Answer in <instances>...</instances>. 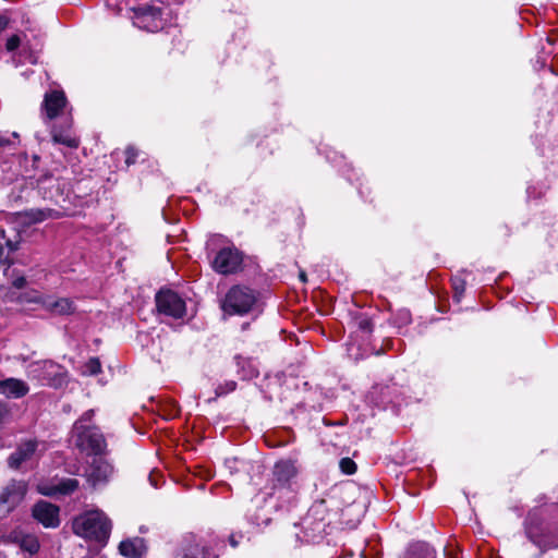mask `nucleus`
Returning a JSON list of instances; mask_svg holds the SVG:
<instances>
[{
    "instance_id": "1",
    "label": "nucleus",
    "mask_w": 558,
    "mask_h": 558,
    "mask_svg": "<svg viewBox=\"0 0 558 558\" xmlns=\"http://www.w3.org/2000/svg\"><path fill=\"white\" fill-rule=\"evenodd\" d=\"M73 532L86 539L105 543L111 532V522L100 510L87 511L73 520Z\"/></svg>"
},
{
    "instance_id": "2",
    "label": "nucleus",
    "mask_w": 558,
    "mask_h": 558,
    "mask_svg": "<svg viewBox=\"0 0 558 558\" xmlns=\"http://www.w3.org/2000/svg\"><path fill=\"white\" fill-rule=\"evenodd\" d=\"M257 304V293L245 286H233L221 301V310L227 315H245Z\"/></svg>"
},
{
    "instance_id": "3",
    "label": "nucleus",
    "mask_w": 558,
    "mask_h": 558,
    "mask_svg": "<svg viewBox=\"0 0 558 558\" xmlns=\"http://www.w3.org/2000/svg\"><path fill=\"white\" fill-rule=\"evenodd\" d=\"M72 439L75 447L86 454L100 456L105 452L107 447L102 433L95 425L74 423Z\"/></svg>"
},
{
    "instance_id": "4",
    "label": "nucleus",
    "mask_w": 558,
    "mask_h": 558,
    "mask_svg": "<svg viewBox=\"0 0 558 558\" xmlns=\"http://www.w3.org/2000/svg\"><path fill=\"white\" fill-rule=\"evenodd\" d=\"M29 376L50 387H61L65 383L64 368L51 361L36 362L29 365Z\"/></svg>"
},
{
    "instance_id": "5",
    "label": "nucleus",
    "mask_w": 558,
    "mask_h": 558,
    "mask_svg": "<svg viewBox=\"0 0 558 558\" xmlns=\"http://www.w3.org/2000/svg\"><path fill=\"white\" fill-rule=\"evenodd\" d=\"M242 253L234 246H227L219 250L213 262V269L220 275H231L238 272L242 267Z\"/></svg>"
},
{
    "instance_id": "6",
    "label": "nucleus",
    "mask_w": 558,
    "mask_h": 558,
    "mask_svg": "<svg viewBox=\"0 0 558 558\" xmlns=\"http://www.w3.org/2000/svg\"><path fill=\"white\" fill-rule=\"evenodd\" d=\"M158 312L172 318H182L186 313L184 300L171 290H161L156 294Z\"/></svg>"
},
{
    "instance_id": "7",
    "label": "nucleus",
    "mask_w": 558,
    "mask_h": 558,
    "mask_svg": "<svg viewBox=\"0 0 558 558\" xmlns=\"http://www.w3.org/2000/svg\"><path fill=\"white\" fill-rule=\"evenodd\" d=\"M27 483L22 480H11L0 493V505L7 507L8 511L15 509L25 498Z\"/></svg>"
},
{
    "instance_id": "8",
    "label": "nucleus",
    "mask_w": 558,
    "mask_h": 558,
    "mask_svg": "<svg viewBox=\"0 0 558 558\" xmlns=\"http://www.w3.org/2000/svg\"><path fill=\"white\" fill-rule=\"evenodd\" d=\"M60 509L46 500H39L32 508L33 518L47 529H56L60 525Z\"/></svg>"
},
{
    "instance_id": "9",
    "label": "nucleus",
    "mask_w": 558,
    "mask_h": 558,
    "mask_svg": "<svg viewBox=\"0 0 558 558\" xmlns=\"http://www.w3.org/2000/svg\"><path fill=\"white\" fill-rule=\"evenodd\" d=\"M38 448V441L26 440L21 442L14 452L8 458V465L13 470H19L23 464L35 459Z\"/></svg>"
},
{
    "instance_id": "10",
    "label": "nucleus",
    "mask_w": 558,
    "mask_h": 558,
    "mask_svg": "<svg viewBox=\"0 0 558 558\" xmlns=\"http://www.w3.org/2000/svg\"><path fill=\"white\" fill-rule=\"evenodd\" d=\"M135 24L149 32H157L162 28L161 11L159 8L141 7L136 10Z\"/></svg>"
},
{
    "instance_id": "11",
    "label": "nucleus",
    "mask_w": 558,
    "mask_h": 558,
    "mask_svg": "<svg viewBox=\"0 0 558 558\" xmlns=\"http://www.w3.org/2000/svg\"><path fill=\"white\" fill-rule=\"evenodd\" d=\"M112 473L113 468L109 462L101 458H95L86 470V477L88 483L96 487L97 485L107 483Z\"/></svg>"
},
{
    "instance_id": "12",
    "label": "nucleus",
    "mask_w": 558,
    "mask_h": 558,
    "mask_svg": "<svg viewBox=\"0 0 558 558\" xmlns=\"http://www.w3.org/2000/svg\"><path fill=\"white\" fill-rule=\"evenodd\" d=\"M7 541L17 545L22 550L35 555L40 548L39 541L36 535L28 534L21 529H14L7 535Z\"/></svg>"
},
{
    "instance_id": "13",
    "label": "nucleus",
    "mask_w": 558,
    "mask_h": 558,
    "mask_svg": "<svg viewBox=\"0 0 558 558\" xmlns=\"http://www.w3.org/2000/svg\"><path fill=\"white\" fill-rule=\"evenodd\" d=\"M66 105V98L63 92L52 90L45 95L43 110L49 120L54 119Z\"/></svg>"
},
{
    "instance_id": "14",
    "label": "nucleus",
    "mask_w": 558,
    "mask_h": 558,
    "mask_svg": "<svg viewBox=\"0 0 558 558\" xmlns=\"http://www.w3.org/2000/svg\"><path fill=\"white\" fill-rule=\"evenodd\" d=\"M28 391V385L21 379L10 377L0 380V395L5 396L7 398L19 399L26 396Z\"/></svg>"
},
{
    "instance_id": "15",
    "label": "nucleus",
    "mask_w": 558,
    "mask_h": 558,
    "mask_svg": "<svg viewBox=\"0 0 558 558\" xmlns=\"http://www.w3.org/2000/svg\"><path fill=\"white\" fill-rule=\"evenodd\" d=\"M296 474L298 469L290 460H281L274 466V478L276 483L282 487L290 485Z\"/></svg>"
},
{
    "instance_id": "16",
    "label": "nucleus",
    "mask_w": 558,
    "mask_h": 558,
    "mask_svg": "<svg viewBox=\"0 0 558 558\" xmlns=\"http://www.w3.org/2000/svg\"><path fill=\"white\" fill-rule=\"evenodd\" d=\"M19 250V242H14L7 236L5 230L0 227V269H9L13 265L10 253Z\"/></svg>"
},
{
    "instance_id": "17",
    "label": "nucleus",
    "mask_w": 558,
    "mask_h": 558,
    "mask_svg": "<svg viewBox=\"0 0 558 558\" xmlns=\"http://www.w3.org/2000/svg\"><path fill=\"white\" fill-rule=\"evenodd\" d=\"M44 307L54 315H71L76 310L74 302L68 298L47 299L44 301Z\"/></svg>"
},
{
    "instance_id": "18",
    "label": "nucleus",
    "mask_w": 558,
    "mask_h": 558,
    "mask_svg": "<svg viewBox=\"0 0 558 558\" xmlns=\"http://www.w3.org/2000/svg\"><path fill=\"white\" fill-rule=\"evenodd\" d=\"M145 550L144 541L140 537L123 541L119 545L120 554L126 558H140Z\"/></svg>"
},
{
    "instance_id": "19",
    "label": "nucleus",
    "mask_w": 558,
    "mask_h": 558,
    "mask_svg": "<svg viewBox=\"0 0 558 558\" xmlns=\"http://www.w3.org/2000/svg\"><path fill=\"white\" fill-rule=\"evenodd\" d=\"M52 140L57 144H62L70 148L78 147V140L72 135L70 130H60L58 128H53L51 130Z\"/></svg>"
},
{
    "instance_id": "20",
    "label": "nucleus",
    "mask_w": 558,
    "mask_h": 558,
    "mask_svg": "<svg viewBox=\"0 0 558 558\" xmlns=\"http://www.w3.org/2000/svg\"><path fill=\"white\" fill-rule=\"evenodd\" d=\"M179 558H208V553L204 545L195 541H189Z\"/></svg>"
},
{
    "instance_id": "21",
    "label": "nucleus",
    "mask_w": 558,
    "mask_h": 558,
    "mask_svg": "<svg viewBox=\"0 0 558 558\" xmlns=\"http://www.w3.org/2000/svg\"><path fill=\"white\" fill-rule=\"evenodd\" d=\"M405 558H435V551L426 543H417L409 548Z\"/></svg>"
},
{
    "instance_id": "22",
    "label": "nucleus",
    "mask_w": 558,
    "mask_h": 558,
    "mask_svg": "<svg viewBox=\"0 0 558 558\" xmlns=\"http://www.w3.org/2000/svg\"><path fill=\"white\" fill-rule=\"evenodd\" d=\"M77 487H78L77 480L66 478V480L60 481V483L56 486V488L53 490L47 492V490L40 489V493L44 495H50L52 493H60L63 495H68V494L73 493Z\"/></svg>"
},
{
    "instance_id": "23",
    "label": "nucleus",
    "mask_w": 558,
    "mask_h": 558,
    "mask_svg": "<svg viewBox=\"0 0 558 558\" xmlns=\"http://www.w3.org/2000/svg\"><path fill=\"white\" fill-rule=\"evenodd\" d=\"M24 38H25V35L23 33L11 35L7 39L5 49L9 52L15 51L21 46Z\"/></svg>"
},
{
    "instance_id": "24",
    "label": "nucleus",
    "mask_w": 558,
    "mask_h": 558,
    "mask_svg": "<svg viewBox=\"0 0 558 558\" xmlns=\"http://www.w3.org/2000/svg\"><path fill=\"white\" fill-rule=\"evenodd\" d=\"M101 369L100 362L97 357H92L84 365L83 374L85 375H97Z\"/></svg>"
},
{
    "instance_id": "25",
    "label": "nucleus",
    "mask_w": 558,
    "mask_h": 558,
    "mask_svg": "<svg viewBox=\"0 0 558 558\" xmlns=\"http://www.w3.org/2000/svg\"><path fill=\"white\" fill-rule=\"evenodd\" d=\"M339 466L344 474L351 475L356 471L355 462L350 458H342L339 462Z\"/></svg>"
},
{
    "instance_id": "26",
    "label": "nucleus",
    "mask_w": 558,
    "mask_h": 558,
    "mask_svg": "<svg viewBox=\"0 0 558 558\" xmlns=\"http://www.w3.org/2000/svg\"><path fill=\"white\" fill-rule=\"evenodd\" d=\"M235 387H236V384L233 380L227 381L225 385L218 386L215 390L216 398L225 396V395L233 391L235 389Z\"/></svg>"
},
{
    "instance_id": "27",
    "label": "nucleus",
    "mask_w": 558,
    "mask_h": 558,
    "mask_svg": "<svg viewBox=\"0 0 558 558\" xmlns=\"http://www.w3.org/2000/svg\"><path fill=\"white\" fill-rule=\"evenodd\" d=\"M125 163L128 166L130 165H133L135 162V159H136V156H137V151L134 147H128L125 149Z\"/></svg>"
},
{
    "instance_id": "28",
    "label": "nucleus",
    "mask_w": 558,
    "mask_h": 558,
    "mask_svg": "<svg viewBox=\"0 0 558 558\" xmlns=\"http://www.w3.org/2000/svg\"><path fill=\"white\" fill-rule=\"evenodd\" d=\"M94 416V410L86 411L75 423H81L82 425H87V422H90Z\"/></svg>"
},
{
    "instance_id": "29",
    "label": "nucleus",
    "mask_w": 558,
    "mask_h": 558,
    "mask_svg": "<svg viewBox=\"0 0 558 558\" xmlns=\"http://www.w3.org/2000/svg\"><path fill=\"white\" fill-rule=\"evenodd\" d=\"M12 284L16 289H23L26 286V279L23 276L17 277L12 281Z\"/></svg>"
},
{
    "instance_id": "30",
    "label": "nucleus",
    "mask_w": 558,
    "mask_h": 558,
    "mask_svg": "<svg viewBox=\"0 0 558 558\" xmlns=\"http://www.w3.org/2000/svg\"><path fill=\"white\" fill-rule=\"evenodd\" d=\"M454 290H456V296L459 300L460 295L464 291V283L463 282L454 283Z\"/></svg>"
},
{
    "instance_id": "31",
    "label": "nucleus",
    "mask_w": 558,
    "mask_h": 558,
    "mask_svg": "<svg viewBox=\"0 0 558 558\" xmlns=\"http://www.w3.org/2000/svg\"><path fill=\"white\" fill-rule=\"evenodd\" d=\"M7 413H8L7 405L3 402H0V424L2 423Z\"/></svg>"
},
{
    "instance_id": "32",
    "label": "nucleus",
    "mask_w": 558,
    "mask_h": 558,
    "mask_svg": "<svg viewBox=\"0 0 558 558\" xmlns=\"http://www.w3.org/2000/svg\"><path fill=\"white\" fill-rule=\"evenodd\" d=\"M9 24V20L5 16H0V33L3 32Z\"/></svg>"
},
{
    "instance_id": "33",
    "label": "nucleus",
    "mask_w": 558,
    "mask_h": 558,
    "mask_svg": "<svg viewBox=\"0 0 558 558\" xmlns=\"http://www.w3.org/2000/svg\"><path fill=\"white\" fill-rule=\"evenodd\" d=\"M9 144H10V141L8 138L0 136V148L7 146Z\"/></svg>"
},
{
    "instance_id": "34",
    "label": "nucleus",
    "mask_w": 558,
    "mask_h": 558,
    "mask_svg": "<svg viewBox=\"0 0 558 558\" xmlns=\"http://www.w3.org/2000/svg\"><path fill=\"white\" fill-rule=\"evenodd\" d=\"M229 542H230L232 547H236L238 546V541L235 539L234 535L230 536Z\"/></svg>"
},
{
    "instance_id": "35",
    "label": "nucleus",
    "mask_w": 558,
    "mask_h": 558,
    "mask_svg": "<svg viewBox=\"0 0 558 558\" xmlns=\"http://www.w3.org/2000/svg\"><path fill=\"white\" fill-rule=\"evenodd\" d=\"M299 277H300L301 281L306 282L307 279H306V274L304 271H301Z\"/></svg>"
},
{
    "instance_id": "36",
    "label": "nucleus",
    "mask_w": 558,
    "mask_h": 558,
    "mask_svg": "<svg viewBox=\"0 0 558 558\" xmlns=\"http://www.w3.org/2000/svg\"><path fill=\"white\" fill-rule=\"evenodd\" d=\"M360 326H361V328L366 329L368 327V323L366 320L361 322Z\"/></svg>"
},
{
    "instance_id": "37",
    "label": "nucleus",
    "mask_w": 558,
    "mask_h": 558,
    "mask_svg": "<svg viewBox=\"0 0 558 558\" xmlns=\"http://www.w3.org/2000/svg\"><path fill=\"white\" fill-rule=\"evenodd\" d=\"M149 478H150V481H153V476L151 475L149 476ZM151 483H153V486H155V487L157 486L156 483H154V482H151Z\"/></svg>"
}]
</instances>
